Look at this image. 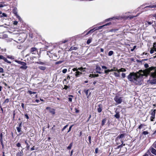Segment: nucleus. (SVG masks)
<instances>
[{"instance_id": "44", "label": "nucleus", "mask_w": 156, "mask_h": 156, "mask_svg": "<svg viewBox=\"0 0 156 156\" xmlns=\"http://www.w3.org/2000/svg\"><path fill=\"white\" fill-rule=\"evenodd\" d=\"M4 72L3 69L2 68L0 67V73H2Z\"/></svg>"}, {"instance_id": "61", "label": "nucleus", "mask_w": 156, "mask_h": 156, "mask_svg": "<svg viewBox=\"0 0 156 156\" xmlns=\"http://www.w3.org/2000/svg\"><path fill=\"white\" fill-rule=\"evenodd\" d=\"M21 106L22 107V108H24V104L23 103H22L21 104Z\"/></svg>"}, {"instance_id": "23", "label": "nucleus", "mask_w": 156, "mask_h": 156, "mask_svg": "<svg viewBox=\"0 0 156 156\" xmlns=\"http://www.w3.org/2000/svg\"><path fill=\"white\" fill-rule=\"evenodd\" d=\"M73 146V144L72 143H71L69 145V146H68L67 147V148L68 149H70Z\"/></svg>"}, {"instance_id": "49", "label": "nucleus", "mask_w": 156, "mask_h": 156, "mask_svg": "<svg viewBox=\"0 0 156 156\" xmlns=\"http://www.w3.org/2000/svg\"><path fill=\"white\" fill-rule=\"evenodd\" d=\"M122 76L123 78H124L126 76V74L125 73H122Z\"/></svg>"}, {"instance_id": "42", "label": "nucleus", "mask_w": 156, "mask_h": 156, "mask_svg": "<svg viewBox=\"0 0 156 156\" xmlns=\"http://www.w3.org/2000/svg\"><path fill=\"white\" fill-rule=\"evenodd\" d=\"M67 71V69H64L62 70V73H66Z\"/></svg>"}, {"instance_id": "46", "label": "nucleus", "mask_w": 156, "mask_h": 156, "mask_svg": "<svg viewBox=\"0 0 156 156\" xmlns=\"http://www.w3.org/2000/svg\"><path fill=\"white\" fill-rule=\"evenodd\" d=\"M7 58H10L11 59H14V58H13L12 56H7Z\"/></svg>"}, {"instance_id": "48", "label": "nucleus", "mask_w": 156, "mask_h": 156, "mask_svg": "<svg viewBox=\"0 0 156 156\" xmlns=\"http://www.w3.org/2000/svg\"><path fill=\"white\" fill-rule=\"evenodd\" d=\"M73 126V125H72L69 128V130L67 132V133H69V132L71 130V128H72V126Z\"/></svg>"}, {"instance_id": "47", "label": "nucleus", "mask_w": 156, "mask_h": 156, "mask_svg": "<svg viewBox=\"0 0 156 156\" xmlns=\"http://www.w3.org/2000/svg\"><path fill=\"white\" fill-rule=\"evenodd\" d=\"M68 126V125H67L64 126L62 129V131H63Z\"/></svg>"}, {"instance_id": "41", "label": "nucleus", "mask_w": 156, "mask_h": 156, "mask_svg": "<svg viewBox=\"0 0 156 156\" xmlns=\"http://www.w3.org/2000/svg\"><path fill=\"white\" fill-rule=\"evenodd\" d=\"M109 72H110V69H108L105 71V73L106 74H108Z\"/></svg>"}, {"instance_id": "39", "label": "nucleus", "mask_w": 156, "mask_h": 156, "mask_svg": "<svg viewBox=\"0 0 156 156\" xmlns=\"http://www.w3.org/2000/svg\"><path fill=\"white\" fill-rule=\"evenodd\" d=\"M105 26V25H102V26H100V27H98V28L96 29V30H99V29H101V28H102V27H104Z\"/></svg>"}, {"instance_id": "31", "label": "nucleus", "mask_w": 156, "mask_h": 156, "mask_svg": "<svg viewBox=\"0 0 156 156\" xmlns=\"http://www.w3.org/2000/svg\"><path fill=\"white\" fill-rule=\"evenodd\" d=\"M119 70L120 72H125L126 70L125 69L122 68L121 69H119Z\"/></svg>"}, {"instance_id": "30", "label": "nucleus", "mask_w": 156, "mask_h": 156, "mask_svg": "<svg viewBox=\"0 0 156 156\" xmlns=\"http://www.w3.org/2000/svg\"><path fill=\"white\" fill-rule=\"evenodd\" d=\"M113 53V52L112 51H109L108 53L109 56H111Z\"/></svg>"}, {"instance_id": "24", "label": "nucleus", "mask_w": 156, "mask_h": 156, "mask_svg": "<svg viewBox=\"0 0 156 156\" xmlns=\"http://www.w3.org/2000/svg\"><path fill=\"white\" fill-rule=\"evenodd\" d=\"M153 47L154 51H156V43L153 44Z\"/></svg>"}, {"instance_id": "20", "label": "nucleus", "mask_w": 156, "mask_h": 156, "mask_svg": "<svg viewBox=\"0 0 156 156\" xmlns=\"http://www.w3.org/2000/svg\"><path fill=\"white\" fill-rule=\"evenodd\" d=\"M89 90H84V92L86 94V95L87 96V98H88L89 96L90 95V94H88V93Z\"/></svg>"}, {"instance_id": "37", "label": "nucleus", "mask_w": 156, "mask_h": 156, "mask_svg": "<svg viewBox=\"0 0 156 156\" xmlns=\"http://www.w3.org/2000/svg\"><path fill=\"white\" fill-rule=\"evenodd\" d=\"M106 120L105 119H104L102 120V126L104 125L105 122Z\"/></svg>"}, {"instance_id": "13", "label": "nucleus", "mask_w": 156, "mask_h": 156, "mask_svg": "<svg viewBox=\"0 0 156 156\" xmlns=\"http://www.w3.org/2000/svg\"><path fill=\"white\" fill-rule=\"evenodd\" d=\"M15 61H16V62L18 63V64L21 65H26V63L24 62L20 61H17V60H16Z\"/></svg>"}, {"instance_id": "54", "label": "nucleus", "mask_w": 156, "mask_h": 156, "mask_svg": "<svg viewBox=\"0 0 156 156\" xmlns=\"http://www.w3.org/2000/svg\"><path fill=\"white\" fill-rule=\"evenodd\" d=\"M68 87L66 85H65L64 86V89H65V90H66L68 89Z\"/></svg>"}, {"instance_id": "29", "label": "nucleus", "mask_w": 156, "mask_h": 156, "mask_svg": "<svg viewBox=\"0 0 156 156\" xmlns=\"http://www.w3.org/2000/svg\"><path fill=\"white\" fill-rule=\"evenodd\" d=\"M124 136V134H121L119 136H118V137L119 138H123Z\"/></svg>"}, {"instance_id": "52", "label": "nucleus", "mask_w": 156, "mask_h": 156, "mask_svg": "<svg viewBox=\"0 0 156 156\" xmlns=\"http://www.w3.org/2000/svg\"><path fill=\"white\" fill-rule=\"evenodd\" d=\"M154 49L153 50V49H151V50H150V52L151 54H153L154 52Z\"/></svg>"}, {"instance_id": "35", "label": "nucleus", "mask_w": 156, "mask_h": 156, "mask_svg": "<svg viewBox=\"0 0 156 156\" xmlns=\"http://www.w3.org/2000/svg\"><path fill=\"white\" fill-rule=\"evenodd\" d=\"M27 140H25V144L27 145V147L28 148H29V144H28V143L27 142Z\"/></svg>"}, {"instance_id": "26", "label": "nucleus", "mask_w": 156, "mask_h": 156, "mask_svg": "<svg viewBox=\"0 0 156 156\" xmlns=\"http://www.w3.org/2000/svg\"><path fill=\"white\" fill-rule=\"evenodd\" d=\"M155 118V115H151V121H153V119H154Z\"/></svg>"}, {"instance_id": "45", "label": "nucleus", "mask_w": 156, "mask_h": 156, "mask_svg": "<svg viewBox=\"0 0 156 156\" xmlns=\"http://www.w3.org/2000/svg\"><path fill=\"white\" fill-rule=\"evenodd\" d=\"M91 42V40L90 39H89L87 41V44H89Z\"/></svg>"}, {"instance_id": "9", "label": "nucleus", "mask_w": 156, "mask_h": 156, "mask_svg": "<svg viewBox=\"0 0 156 156\" xmlns=\"http://www.w3.org/2000/svg\"><path fill=\"white\" fill-rule=\"evenodd\" d=\"M96 70L97 73H101L100 71L101 70V68L99 66H97L96 68Z\"/></svg>"}, {"instance_id": "55", "label": "nucleus", "mask_w": 156, "mask_h": 156, "mask_svg": "<svg viewBox=\"0 0 156 156\" xmlns=\"http://www.w3.org/2000/svg\"><path fill=\"white\" fill-rule=\"evenodd\" d=\"M102 69H106L107 68V67L105 66H102Z\"/></svg>"}, {"instance_id": "40", "label": "nucleus", "mask_w": 156, "mask_h": 156, "mask_svg": "<svg viewBox=\"0 0 156 156\" xmlns=\"http://www.w3.org/2000/svg\"><path fill=\"white\" fill-rule=\"evenodd\" d=\"M0 141L2 142V133H1L0 134Z\"/></svg>"}, {"instance_id": "17", "label": "nucleus", "mask_w": 156, "mask_h": 156, "mask_svg": "<svg viewBox=\"0 0 156 156\" xmlns=\"http://www.w3.org/2000/svg\"><path fill=\"white\" fill-rule=\"evenodd\" d=\"M77 47H71L69 49V51H71L73 50H76L77 49Z\"/></svg>"}, {"instance_id": "59", "label": "nucleus", "mask_w": 156, "mask_h": 156, "mask_svg": "<svg viewBox=\"0 0 156 156\" xmlns=\"http://www.w3.org/2000/svg\"><path fill=\"white\" fill-rule=\"evenodd\" d=\"M18 22L17 21H15L14 22L13 24L15 25H16L17 24Z\"/></svg>"}, {"instance_id": "21", "label": "nucleus", "mask_w": 156, "mask_h": 156, "mask_svg": "<svg viewBox=\"0 0 156 156\" xmlns=\"http://www.w3.org/2000/svg\"><path fill=\"white\" fill-rule=\"evenodd\" d=\"M156 109H154L152 111L151 113V115H155Z\"/></svg>"}, {"instance_id": "3", "label": "nucleus", "mask_w": 156, "mask_h": 156, "mask_svg": "<svg viewBox=\"0 0 156 156\" xmlns=\"http://www.w3.org/2000/svg\"><path fill=\"white\" fill-rule=\"evenodd\" d=\"M114 100L117 104H119L121 103L122 101V97L116 96L114 98Z\"/></svg>"}, {"instance_id": "2", "label": "nucleus", "mask_w": 156, "mask_h": 156, "mask_svg": "<svg viewBox=\"0 0 156 156\" xmlns=\"http://www.w3.org/2000/svg\"><path fill=\"white\" fill-rule=\"evenodd\" d=\"M147 69L148 73L147 76H144L146 77L148 76L150 74L151 77L152 78L149 81V83L152 84L156 83V69L154 67H149L148 69Z\"/></svg>"}, {"instance_id": "33", "label": "nucleus", "mask_w": 156, "mask_h": 156, "mask_svg": "<svg viewBox=\"0 0 156 156\" xmlns=\"http://www.w3.org/2000/svg\"><path fill=\"white\" fill-rule=\"evenodd\" d=\"M118 29H112L109 30L110 32H115L116 31L118 30Z\"/></svg>"}, {"instance_id": "4", "label": "nucleus", "mask_w": 156, "mask_h": 156, "mask_svg": "<svg viewBox=\"0 0 156 156\" xmlns=\"http://www.w3.org/2000/svg\"><path fill=\"white\" fill-rule=\"evenodd\" d=\"M0 59H3L8 63H11V62L9 61L5 58L2 55H0Z\"/></svg>"}, {"instance_id": "6", "label": "nucleus", "mask_w": 156, "mask_h": 156, "mask_svg": "<svg viewBox=\"0 0 156 156\" xmlns=\"http://www.w3.org/2000/svg\"><path fill=\"white\" fill-rule=\"evenodd\" d=\"M30 53H32L33 52H34L37 53V49L35 47L32 48L30 49Z\"/></svg>"}, {"instance_id": "38", "label": "nucleus", "mask_w": 156, "mask_h": 156, "mask_svg": "<svg viewBox=\"0 0 156 156\" xmlns=\"http://www.w3.org/2000/svg\"><path fill=\"white\" fill-rule=\"evenodd\" d=\"M144 67L145 68L147 69H148L149 68H148L149 67V65L147 63H146L144 65Z\"/></svg>"}, {"instance_id": "64", "label": "nucleus", "mask_w": 156, "mask_h": 156, "mask_svg": "<svg viewBox=\"0 0 156 156\" xmlns=\"http://www.w3.org/2000/svg\"><path fill=\"white\" fill-rule=\"evenodd\" d=\"M142 125H140V126H139V127H138V128L139 129H140L141 128H142Z\"/></svg>"}, {"instance_id": "1", "label": "nucleus", "mask_w": 156, "mask_h": 156, "mask_svg": "<svg viewBox=\"0 0 156 156\" xmlns=\"http://www.w3.org/2000/svg\"><path fill=\"white\" fill-rule=\"evenodd\" d=\"M147 69H142L136 72L130 73L127 76L128 80L136 85L140 84L143 80V77L147 76L148 71Z\"/></svg>"}, {"instance_id": "28", "label": "nucleus", "mask_w": 156, "mask_h": 156, "mask_svg": "<svg viewBox=\"0 0 156 156\" xmlns=\"http://www.w3.org/2000/svg\"><path fill=\"white\" fill-rule=\"evenodd\" d=\"M28 93L30 94H35L36 93V92H32L30 90L28 91Z\"/></svg>"}, {"instance_id": "14", "label": "nucleus", "mask_w": 156, "mask_h": 156, "mask_svg": "<svg viewBox=\"0 0 156 156\" xmlns=\"http://www.w3.org/2000/svg\"><path fill=\"white\" fill-rule=\"evenodd\" d=\"M55 110L53 108H51L49 109V112L52 114L53 115H54L55 113Z\"/></svg>"}, {"instance_id": "32", "label": "nucleus", "mask_w": 156, "mask_h": 156, "mask_svg": "<svg viewBox=\"0 0 156 156\" xmlns=\"http://www.w3.org/2000/svg\"><path fill=\"white\" fill-rule=\"evenodd\" d=\"M124 145H125V144L123 145V146H124ZM123 146V145H122V144H121V145L118 146L117 147L116 149H119V148H121Z\"/></svg>"}, {"instance_id": "50", "label": "nucleus", "mask_w": 156, "mask_h": 156, "mask_svg": "<svg viewBox=\"0 0 156 156\" xmlns=\"http://www.w3.org/2000/svg\"><path fill=\"white\" fill-rule=\"evenodd\" d=\"M91 137L90 136H88V139L89 141V143L90 144H91Z\"/></svg>"}, {"instance_id": "51", "label": "nucleus", "mask_w": 156, "mask_h": 156, "mask_svg": "<svg viewBox=\"0 0 156 156\" xmlns=\"http://www.w3.org/2000/svg\"><path fill=\"white\" fill-rule=\"evenodd\" d=\"M2 16L6 17H7V15L5 13H2Z\"/></svg>"}, {"instance_id": "8", "label": "nucleus", "mask_w": 156, "mask_h": 156, "mask_svg": "<svg viewBox=\"0 0 156 156\" xmlns=\"http://www.w3.org/2000/svg\"><path fill=\"white\" fill-rule=\"evenodd\" d=\"M102 105H99L98 106V108H97L98 112L99 113L101 112L102 111Z\"/></svg>"}, {"instance_id": "16", "label": "nucleus", "mask_w": 156, "mask_h": 156, "mask_svg": "<svg viewBox=\"0 0 156 156\" xmlns=\"http://www.w3.org/2000/svg\"><path fill=\"white\" fill-rule=\"evenodd\" d=\"M110 72H112L113 71H117L118 73L119 72V70L118 69H117L115 67H114L113 69H111L110 70Z\"/></svg>"}, {"instance_id": "11", "label": "nucleus", "mask_w": 156, "mask_h": 156, "mask_svg": "<svg viewBox=\"0 0 156 156\" xmlns=\"http://www.w3.org/2000/svg\"><path fill=\"white\" fill-rule=\"evenodd\" d=\"M82 74L81 72H80L79 71H77L75 73V76L76 77H78L80 76V75Z\"/></svg>"}, {"instance_id": "7", "label": "nucleus", "mask_w": 156, "mask_h": 156, "mask_svg": "<svg viewBox=\"0 0 156 156\" xmlns=\"http://www.w3.org/2000/svg\"><path fill=\"white\" fill-rule=\"evenodd\" d=\"M23 148L22 147V150L21 151H20L18 152L16 154V156H23Z\"/></svg>"}, {"instance_id": "10", "label": "nucleus", "mask_w": 156, "mask_h": 156, "mask_svg": "<svg viewBox=\"0 0 156 156\" xmlns=\"http://www.w3.org/2000/svg\"><path fill=\"white\" fill-rule=\"evenodd\" d=\"M151 150V151L153 154L156 155V150L153 147H151L150 149Z\"/></svg>"}, {"instance_id": "58", "label": "nucleus", "mask_w": 156, "mask_h": 156, "mask_svg": "<svg viewBox=\"0 0 156 156\" xmlns=\"http://www.w3.org/2000/svg\"><path fill=\"white\" fill-rule=\"evenodd\" d=\"M111 23H106V24L105 25H105V26H108V25H109L110 24H111Z\"/></svg>"}, {"instance_id": "60", "label": "nucleus", "mask_w": 156, "mask_h": 156, "mask_svg": "<svg viewBox=\"0 0 156 156\" xmlns=\"http://www.w3.org/2000/svg\"><path fill=\"white\" fill-rule=\"evenodd\" d=\"M147 23L149 25H151V24H152V22H149V21L147 22Z\"/></svg>"}, {"instance_id": "56", "label": "nucleus", "mask_w": 156, "mask_h": 156, "mask_svg": "<svg viewBox=\"0 0 156 156\" xmlns=\"http://www.w3.org/2000/svg\"><path fill=\"white\" fill-rule=\"evenodd\" d=\"M25 116L26 117L27 119H29V116H28V115H27V114H25Z\"/></svg>"}, {"instance_id": "22", "label": "nucleus", "mask_w": 156, "mask_h": 156, "mask_svg": "<svg viewBox=\"0 0 156 156\" xmlns=\"http://www.w3.org/2000/svg\"><path fill=\"white\" fill-rule=\"evenodd\" d=\"M95 29V28H94V29L91 30L90 31H89L86 34V35H88L89 34L91 33H93L94 32L93 30Z\"/></svg>"}, {"instance_id": "34", "label": "nucleus", "mask_w": 156, "mask_h": 156, "mask_svg": "<svg viewBox=\"0 0 156 156\" xmlns=\"http://www.w3.org/2000/svg\"><path fill=\"white\" fill-rule=\"evenodd\" d=\"M16 145L17 146V147H21V144L19 143H17L16 144Z\"/></svg>"}, {"instance_id": "63", "label": "nucleus", "mask_w": 156, "mask_h": 156, "mask_svg": "<svg viewBox=\"0 0 156 156\" xmlns=\"http://www.w3.org/2000/svg\"><path fill=\"white\" fill-rule=\"evenodd\" d=\"M5 5H3L2 4H0V8L4 6Z\"/></svg>"}, {"instance_id": "5", "label": "nucleus", "mask_w": 156, "mask_h": 156, "mask_svg": "<svg viewBox=\"0 0 156 156\" xmlns=\"http://www.w3.org/2000/svg\"><path fill=\"white\" fill-rule=\"evenodd\" d=\"M85 69V68H83L82 67L78 68L77 69L76 68H74L73 69V71H76V72H77V71H78V70H80L81 71L83 72L84 71V70H83V69Z\"/></svg>"}, {"instance_id": "15", "label": "nucleus", "mask_w": 156, "mask_h": 156, "mask_svg": "<svg viewBox=\"0 0 156 156\" xmlns=\"http://www.w3.org/2000/svg\"><path fill=\"white\" fill-rule=\"evenodd\" d=\"M115 112L116 113V114L114 115L115 117L117 119H119L120 117L119 112H116V111H115Z\"/></svg>"}, {"instance_id": "19", "label": "nucleus", "mask_w": 156, "mask_h": 156, "mask_svg": "<svg viewBox=\"0 0 156 156\" xmlns=\"http://www.w3.org/2000/svg\"><path fill=\"white\" fill-rule=\"evenodd\" d=\"M27 68V67L26 65H23L20 67V69H26Z\"/></svg>"}, {"instance_id": "12", "label": "nucleus", "mask_w": 156, "mask_h": 156, "mask_svg": "<svg viewBox=\"0 0 156 156\" xmlns=\"http://www.w3.org/2000/svg\"><path fill=\"white\" fill-rule=\"evenodd\" d=\"M13 13L16 15V16L17 17L19 20H20L21 18L17 14V12L16 11V9H14L13 10Z\"/></svg>"}, {"instance_id": "36", "label": "nucleus", "mask_w": 156, "mask_h": 156, "mask_svg": "<svg viewBox=\"0 0 156 156\" xmlns=\"http://www.w3.org/2000/svg\"><path fill=\"white\" fill-rule=\"evenodd\" d=\"M114 74L116 76H117V77H119V73H117L115 72L114 73Z\"/></svg>"}, {"instance_id": "18", "label": "nucleus", "mask_w": 156, "mask_h": 156, "mask_svg": "<svg viewBox=\"0 0 156 156\" xmlns=\"http://www.w3.org/2000/svg\"><path fill=\"white\" fill-rule=\"evenodd\" d=\"M39 69H40L41 70H45L46 68L45 67L43 66H40L38 67Z\"/></svg>"}, {"instance_id": "27", "label": "nucleus", "mask_w": 156, "mask_h": 156, "mask_svg": "<svg viewBox=\"0 0 156 156\" xmlns=\"http://www.w3.org/2000/svg\"><path fill=\"white\" fill-rule=\"evenodd\" d=\"M16 129L18 132H20L21 131V128L20 127H16Z\"/></svg>"}, {"instance_id": "43", "label": "nucleus", "mask_w": 156, "mask_h": 156, "mask_svg": "<svg viewBox=\"0 0 156 156\" xmlns=\"http://www.w3.org/2000/svg\"><path fill=\"white\" fill-rule=\"evenodd\" d=\"M148 133V132L147 131H144L143 133V134L145 135L147 134Z\"/></svg>"}, {"instance_id": "62", "label": "nucleus", "mask_w": 156, "mask_h": 156, "mask_svg": "<svg viewBox=\"0 0 156 156\" xmlns=\"http://www.w3.org/2000/svg\"><path fill=\"white\" fill-rule=\"evenodd\" d=\"M69 101H70V102H71L72 101V98H69Z\"/></svg>"}, {"instance_id": "53", "label": "nucleus", "mask_w": 156, "mask_h": 156, "mask_svg": "<svg viewBox=\"0 0 156 156\" xmlns=\"http://www.w3.org/2000/svg\"><path fill=\"white\" fill-rule=\"evenodd\" d=\"M9 102V99H6L5 100L4 102L7 103Z\"/></svg>"}, {"instance_id": "25", "label": "nucleus", "mask_w": 156, "mask_h": 156, "mask_svg": "<svg viewBox=\"0 0 156 156\" xmlns=\"http://www.w3.org/2000/svg\"><path fill=\"white\" fill-rule=\"evenodd\" d=\"M99 76L98 74H90V76H91L92 77H98Z\"/></svg>"}, {"instance_id": "57", "label": "nucleus", "mask_w": 156, "mask_h": 156, "mask_svg": "<svg viewBox=\"0 0 156 156\" xmlns=\"http://www.w3.org/2000/svg\"><path fill=\"white\" fill-rule=\"evenodd\" d=\"M37 63L40 64L41 65H44V62H37Z\"/></svg>"}]
</instances>
